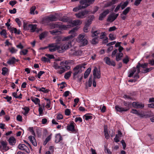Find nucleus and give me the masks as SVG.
Here are the masks:
<instances>
[{
    "label": "nucleus",
    "instance_id": "obj_1",
    "mask_svg": "<svg viewBox=\"0 0 154 154\" xmlns=\"http://www.w3.org/2000/svg\"><path fill=\"white\" fill-rule=\"evenodd\" d=\"M71 45L70 42H67L62 45H56L55 44L52 43L49 44L46 48H48L49 51L51 52L57 50L59 53H62L71 47Z\"/></svg>",
    "mask_w": 154,
    "mask_h": 154
},
{
    "label": "nucleus",
    "instance_id": "obj_34",
    "mask_svg": "<svg viewBox=\"0 0 154 154\" xmlns=\"http://www.w3.org/2000/svg\"><path fill=\"white\" fill-rule=\"evenodd\" d=\"M98 37H96L93 38L91 41V44L94 45L97 44L98 43Z\"/></svg>",
    "mask_w": 154,
    "mask_h": 154
},
{
    "label": "nucleus",
    "instance_id": "obj_61",
    "mask_svg": "<svg viewBox=\"0 0 154 154\" xmlns=\"http://www.w3.org/2000/svg\"><path fill=\"white\" fill-rule=\"evenodd\" d=\"M131 112L132 113L137 114L138 115H140L137 110L135 109H132Z\"/></svg>",
    "mask_w": 154,
    "mask_h": 154
},
{
    "label": "nucleus",
    "instance_id": "obj_38",
    "mask_svg": "<svg viewBox=\"0 0 154 154\" xmlns=\"http://www.w3.org/2000/svg\"><path fill=\"white\" fill-rule=\"evenodd\" d=\"M23 109L25 110V112L24 113H23V114L24 115H26L29 112V108L25 107L23 108Z\"/></svg>",
    "mask_w": 154,
    "mask_h": 154
},
{
    "label": "nucleus",
    "instance_id": "obj_24",
    "mask_svg": "<svg viewBox=\"0 0 154 154\" xmlns=\"http://www.w3.org/2000/svg\"><path fill=\"white\" fill-rule=\"evenodd\" d=\"M30 99L35 104L37 105L38 104L39 106H40L39 103L40 100L38 98L34 97H31Z\"/></svg>",
    "mask_w": 154,
    "mask_h": 154
},
{
    "label": "nucleus",
    "instance_id": "obj_20",
    "mask_svg": "<svg viewBox=\"0 0 154 154\" xmlns=\"http://www.w3.org/2000/svg\"><path fill=\"white\" fill-rule=\"evenodd\" d=\"M18 60H17L14 57H13L10 58L7 63L9 65H12L14 64L16 62H18Z\"/></svg>",
    "mask_w": 154,
    "mask_h": 154
},
{
    "label": "nucleus",
    "instance_id": "obj_53",
    "mask_svg": "<svg viewBox=\"0 0 154 154\" xmlns=\"http://www.w3.org/2000/svg\"><path fill=\"white\" fill-rule=\"evenodd\" d=\"M9 50L12 54L16 53L17 51V50L15 49L14 47H12L11 48H9Z\"/></svg>",
    "mask_w": 154,
    "mask_h": 154
},
{
    "label": "nucleus",
    "instance_id": "obj_17",
    "mask_svg": "<svg viewBox=\"0 0 154 154\" xmlns=\"http://www.w3.org/2000/svg\"><path fill=\"white\" fill-rule=\"evenodd\" d=\"M63 40L62 39V38L60 36L57 37L55 41V43H54V44H56V45H63L65 44L66 43V42L65 43L63 42H62V41ZM67 42H66V43Z\"/></svg>",
    "mask_w": 154,
    "mask_h": 154
},
{
    "label": "nucleus",
    "instance_id": "obj_40",
    "mask_svg": "<svg viewBox=\"0 0 154 154\" xmlns=\"http://www.w3.org/2000/svg\"><path fill=\"white\" fill-rule=\"evenodd\" d=\"M8 70V69L6 67H3L2 69V74L5 75L7 73Z\"/></svg>",
    "mask_w": 154,
    "mask_h": 154
},
{
    "label": "nucleus",
    "instance_id": "obj_18",
    "mask_svg": "<svg viewBox=\"0 0 154 154\" xmlns=\"http://www.w3.org/2000/svg\"><path fill=\"white\" fill-rule=\"evenodd\" d=\"M74 122H73L70 124L69 125L66 126L67 130L69 131L74 132L75 131L74 126Z\"/></svg>",
    "mask_w": 154,
    "mask_h": 154
},
{
    "label": "nucleus",
    "instance_id": "obj_7",
    "mask_svg": "<svg viewBox=\"0 0 154 154\" xmlns=\"http://www.w3.org/2000/svg\"><path fill=\"white\" fill-rule=\"evenodd\" d=\"M77 41L81 44L82 46H84L88 44V40L85 35L82 34L79 35L78 37Z\"/></svg>",
    "mask_w": 154,
    "mask_h": 154
},
{
    "label": "nucleus",
    "instance_id": "obj_28",
    "mask_svg": "<svg viewBox=\"0 0 154 154\" xmlns=\"http://www.w3.org/2000/svg\"><path fill=\"white\" fill-rule=\"evenodd\" d=\"M123 54L122 53H118L117 54L116 57V60L117 61L121 60V58L123 57Z\"/></svg>",
    "mask_w": 154,
    "mask_h": 154
},
{
    "label": "nucleus",
    "instance_id": "obj_15",
    "mask_svg": "<svg viewBox=\"0 0 154 154\" xmlns=\"http://www.w3.org/2000/svg\"><path fill=\"white\" fill-rule=\"evenodd\" d=\"M109 12L108 9H106L100 15L99 20H102L109 13Z\"/></svg>",
    "mask_w": 154,
    "mask_h": 154
},
{
    "label": "nucleus",
    "instance_id": "obj_30",
    "mask_svg": "<svg viewBox=\"0 0 154 154\" xmlns=\"http://www.w3.org/2000/svg\"><path fill=\"white\" fill-rule=\"evenodd\" d=\"M51 34L53 35H57L61 33V32L57 29H54L50 31Z\"/></svg>",
    "mask_w": 154,
    "mask_h": 154
},
{
    "label": "nucleus",
    "instance_id": "obj_11",
    "mask_svg": "<svg viewBox=\"0 0 154 154\" xmlns=\"http://www.w3.org/2000/svg\"><path fill=\"white\" fill-rule=\"evenodd\" d=\"M133 106L135 108L142 109L144 107V104L138 102H134L132 103Z\"/></svg>",
    "mask_w": 154,
    "mask_h": 154
},
{
    "label": "nucleus",
    "instance_id": "obj_8",
    "mask_svg": "<svg viewBox=\"0 0 154 154\" xmlns=\"http://www.w3.org/2000/svg\"><path fill=\"white\" fill-rule=\"evenodd\" d=\"M77 30V28L76 27L73 28L69 31V33L71 35L67 37H65L64 40H67L70 39L73 37L77 35L76 32Z\"/></svg>",
    "mask_w": 154,
    "mask_h": 154
},
{
    "label": "nucleus",
    "instance_id": "obj_64",
    "mask_svg": "<svg viewBox=\"0 0 154 154\" xmlns=\"http://www.w3.org/2000/svg\"><path fill=\"white\" fill-rule=\"evenodd\" d=\"M45 56L50 59H54V57L53 55L50 54H46Z\"/></svg>",
    "mask_w": 154,
    "mask_h": 154
},
{
    "label": "nucleus",
    "instance_id": "obj_31",
    "mask_svg": "<svg viewBox=\"0 0 154 154\" xmlns=\"http://www.w3.org/2000/svg\"><path fill=\"white\" fill-rule=\"evenodd\" d=\"M51 134L49 136L47 137L46 138L45 141H44L43 143V145H45L51 139Z\"/></svg>",
    "mask_w": 154,
    "mask_h": 154
},
{
    "label": "nucleus",
    "instance_id": "obj_47",
    "mask_svg": "<svg viewBox=\"0 0 154 154\" xmlns=\"http://www.w3.org/2000/svg\"><path fill=\"white\" fill-rule=\"evenodd\" d=\"M28 52V50L27 49H23L20 52V54H23L24 55H26Z\"/></svg>",
    "mask_w": 154,
    "mask_h": 154
},
{
    "label": "nucleus",
    "instance_id": "obj_57",
    "mask_svg": "<svg viewBox=\"0 0 154 154\" xmlns=\"http://www.w3.org/2000/svg\"><path fill=\"white\" fill-rule=\"evenodd\" d=\"M81 9L82 8L81 7H80V5H79L78 7L74 8L73 9V11H74L76 12L78 11L79 10Z\"/></svg>",
    "mask_w": 154,
    "mask_h": 154
},
{
    "label": "nucleus",
    "instance_id": "obj_25",
    "mask_svg": "<svg viewBox=\"0 0 154 154\" xmlns=\"http://www.w3.org/2000/svg\"><path fill=\"white\" fill-rule=\"evenodd\" d=\"M55 138V142L56 143H58L63 140V138L60 133L56 134Z\"/></svg>",
    "mask_w": 154,
    "mask_h": 154
},
{
    "label": "nucleus",
    "instance_id": "obj_45",
    "mask_svg": "<svg viewBox=\"0 0 154 154\" xmlns=\"http://www.w3.org/2000/svg\"><path fill=\"white\" fill-rule=\"evenodd\" d=\"M83 117L86 120H88L89 119H91L92 116L89 115H85L83 116Z\"/></svg>",
    "mask_w": 154,
    "mask_h": 154
},
{
    "label": "nucleus",
    "instance_id": "obj_44",
    "mask_svg": "<svg viewBox=\"0 0 154 154\" xmlns=\"http://www.w3.org/2000/svg\"><path fill=\"white\" fill-rule=\"evenodd\" d=\"M68 25H61L60 24V28L61 29H66L69 27Z\"/></svg>",
    "mask_w": 154,
    "mask_h": 154
},
{
    "label": "nucleus",
    "instance_id": "obj_39",
    "mask_svg": "<svg viewBox=\"0 0 154 154\" xmlns=\"http://www.w3.org/2000/svg\"><path fill=\"white\" fill-rule=\"evenodd\" d=\"M92 34L91 35V36L92 37H94L95 36H98V34L100 33V32L98 31H94L93 32L92 31Z\"/></svg>",
    "mask_w": 154,
    "mask_h": 154
},
{
    "label": "nucleus",
    "instance_id": "obj_22",
    "mask_svg": "<svg viewBox=\"0 0 154 154\" xmlns=\"http://www.w3.org/2000/svg\"><path fill=\"white\" fill-rule=\"evenodd\" d=\"M69 23L71 24L70 26L72 25V26H74L80 25L81 24L82 22L79 20H76L71 21Z\"/></svg>",
    "mask_w": 154,
    "mask_h": 154
},
{
    "label": "nucleus",
    "instance_id": "obj_59",
    "mask_svg": "<svg viewBox=\"0 0 154 154\" xmlns=\"http://www.w3.org/2000/svg\"><path fill=\"white\" fill-rule=\"evenodd\" d=\"M46 34L44 32H43L39 35L40 39L41 40L44 38Z\"/></svg>",
    "mask_w": 154,
    "mask_h": 154
},
{
    "label": "nucleus",
    "instance_id": "obj_58",
    "mask_svg": "<svg viewBox=\"0 0 154 154\" xmlns=\"http://www.w3.org/2000/svg\"><path fill=\"white\" fill-rule=\"evenodd\" d=\"M15 21L20 27L21 25V22L19 19L18 18H16L15 19Z\"/></svg>",
    "mask_w": 154,
    "mask_h": 154
},
{
    "label": "nucleus",
    "instance_id": "obj_46",
    "mask_svg": "<svg viewBox=\"0 0 154 154\" xmlns=\"http://www.w3.org/2000/svg\"><path fill=\"white\" fill-rule=\"evenodd\" d=\"M62 66H59V64L58 63H54V67L56 69H60V67Z\"/></svg>",
    "mask_w": 154,
    "mask_h": 154
},
{
    "label": "nucleus",
    "instance_id": "obj_2",
    "mask_svg": "<svg viewBox=\"0 0 154 154\" xmlns=\"http://www.w3.org/2000/svg\"><path fill=\"white\" fill-rule=\"evenodd\" d=\"M85 63L79 64L76 66L73 69L74 72L73 73V79H75L76 78V76L79 74L81 73L85 68Z\"/></svg>",
    "mask_w": 154,
    "mask_h": 154
},
{
    "label": "nucleus",
    "instance_id": "obj_48",
    "mask_svg": "<svg viewBox=\"0 0 154 154\" xmlns=\"http://www.w3.org/2000/svg\"><path fill=\"white\" fill-rule=\"evenodd\" d=\"M41 60L42 61L44 62L45 63L48 62L50 61V59H49L45 57H42V58Z\"/></svg>",
    "mask_w": 154,
    "mask_h": 154
},
{
    "label": "nucleus",
    "instance_id": "obj_37",
    "mask_svg": "<svg viewBox=\"0 0 154 154\" xmlns=\"http://www.w3.org/2000/svg\"><path fill=\"white\" fill-rule=\"evenodd\" d=\"M48 17H49L50 21H55L56 20L57 18L55 15H51L48 16Z\"/></svg>",
    "mask_w": 154,
    "mask_h": 154
},
{
    "label": "nucleus",
    "instance_id": "obj_14",
    "mask_svg": "<svg viewBox=\"0 0 154 154\" xmlns=\"http://www.w3.org/2000/svg\"><path fill=\"white\" fill-rule=\"evenodd\" d=\"M18 148L19 149L23 150L27 153H29L30 151L28 148L24 144H20L18 146Z\"/></svg>",
    "mask_w": 154,
    "mask_h": 154
},
{
    "label": "nucleus",
    "instance_id": "obj_49",
    "mask_svg": "<svg viewBox=\"0 0 154 154\" xmlns=\"http://www.w3.org/2000/svg\"><path fill=\"white\" fill-rule=\"evenodd\" d=\"M49 91V90L48 89H45V88L44 87H42L39 90L40 91H42L45 93H48Z\"/></svg>",
    "mask_w": 154,
    "mask_h": 154
},
{
    "label": "nucleus",
    "instance_id": "obj_4",
    "mask_svg": "<svg viewBox=\"0 0 154 154\" xmlns=\"http://www.w3.org/2000/svg\"><path fill=\"white\" fill-rule=\"evenodd\" d=\"M94 1V0H81L79 2L80 7L82 9L85 8L92 4Z\"/></svg>",
    "mask_w": 154,
    "mask_h": 154
},
{
    "label": "nucleus",
    "instance_id": "obj_33",
    "mask_svg": "<svg viewBox=\"0 0 154 154\" xmlns=\"http://www.w3.org/2000/svg\"><path fill=\"white\" fill-rule=\"evenodd\" d=\"M71 73L72 72L71 71L68 72L66 73L64 75V78L66 79H68L71 76Z\"/></svg>",
    "mask_w": 154,
    "mask_h": 154
},
{
    "label": "nucleus",
    "instance_id": "obj_6",
    "mask_svg": "<svg viewBox=\"0 0 154 154\" xmlns=\"http://www.w3.org/2000/svg\"><path fill=\"white\" fill-rule=\"evenodd\" d=\"M81 54V51L77 49L76 47L71 48L69 51V54L71 57L78 56Z\"/></svg>",
    "mask_w": 154,
    "mask_h": 154
},
{
    "label": "nucleus",
    "instance_id": "obj_10",
    "mask_svg": "<svg viewBox=\"0 0 154 154\" xmlns=\"http://www.w3.org/2000/svg\"><path fill=\"white\" fill-rule=\"evenodd\" d=\"M88 12L89 11H88L85 10L76 13L75 14V15L78 18H83L88 14Z\"/></svg>",
    "mask_w": 154,
    "mask_h": 154
},
{
    "label": "nucleus",
    "instance_id": "obj_26",
    "mask_svg": "<svg viewBox=\"0 0 154 154\" xmlns=\"http://www.w3.org/2000/svg\"><path fill=\"white\" fill-rule=\"evenodd\" d=\"M91 68H88L85 71L84 75V78L85 79H86L89 75L91 72Z\"/></svg>",
    "mask_w": 154,
    "mask_h": 154
},
{
    "label": "nucleus",
    "instance_id": "obj_32",
    "mask_svg": "<svg viewBox=\"0 0 154 154\" xmlns=\"http://www.w3.org/2000/svg\"><path fill=\"white\" fill-rule=\"evenodd\" d=\"M50 21V20L48 16L42 19V23L45 24L48 23Z\"/></svg>",
    "mask_w": 154,
    "mask_h": 154
},
{
    "label": "nucleus",
    "instance_id": "obj_23",
    "mask_svg": "<svg viewBox=\"0 0 154 154\" xmlns=\"http://www.w3.org/2000/svg\"><path fill=\"white\" fill-rule=\"evenodd\" d=\"M28 138L29 139L33 146H37V143L36 142V140L35 138V137L32 136H30Z\"/></svg>",
    "mask_w": 154,
    "mask_h": 154
},
{
    "label": "nucleus",
    "instance_id": "obj_19",
    "mask_svg": "<svg viewBox=\"0 0 154 154\" xmlns=\"http://www.w3.org/2000/svg\"><path fill=\"white\" fill-rule=\"evenodd\" d=\"M94 16L93 15H91L88 17V19L86 22L85 24L86 26H89L91 23L92 22L94 19Z\"/></svg>",
    "mask_w": 154,
    "mask_h": 154
},
{
    "label": "nucleus",
    "instance_id": "obj_60",
    "mask_svg": "<svg viewBox=\"0 0 154 154\" xmlns=\"http://www.w3.org/2000/svg\"><path fill=\"white\" fill-rule=\"evenodd\" d=\"M118 50L117 49H115L112 51L111 55L112 57L113 58L115 56V55L116 54Z\"/></svg>",
    "mask_w": 154,
    "mask_h": 154
},
{
    "label": "nucleus",
    "instance_id": "obj_62",
    "mask_svg": "<svg viewBox=\"0 0 154 154\" xmlns=\"http://www.w3.org/2000/svg\"><path fill=\"white\" fill-rule=\"evenodd\" d=\"M17 2L16 1H11L9 2V4L12 7L17 3Z\"/></svg>",
    "mask_w": 154,
    "mask_h": 154
},
{
    "label": "nucleus",
    "instance_id": "obj_35",
    "mask_svg": "<svg viewBox=\"0 0 154 154\" xmlns=\"http://www.w3.org/2000/svg\"><path fill=\"white\" fill-rule=\"evenodd\" d=\"M51 28L53 29L57 28H60V24H59L58 23H53L51 24Z\"/></svg>",
    "mask_w": 154,
    "mask_h": 154
},
{
    "label": "nucleus",
    "instance_id": "obj_51",
    "mask_svg": "<svg viewBox=\"0 0 154 154\" xmlns=\"http://www.w3.org/2000/svg\"><path fill=\"white\" fill-rule=\"evenodd\" d=\"M36 9V7L35 6H32L30 9V13L31 14H34V11Z\"/></svg>",
    "mask_w": 154,
    "mask_h": 154
},
{
    "label": "nucleus",
    "instance_id": "obj_43",
    "mask_svg": "<svg viewBox=\"0 0 154 154\" xmlns=\"http://www.w3.org/2000/svg\"><path fill=\"white\" fill-rule=\"evenodd\" d=\"M0 34L1 35H3L5 38H7L6 32L5 29H3L0 32Z\"/></svg>",
    "mask_w": 154,
    "mask_h": 154
},
{
    "label": "nucleus",
    "instance_id": "obj_42",
    "mask_svg": "<svg viewBox=\"0 0 154 154\" xmlns=\"http://www.w3.org/2000/svg\"><path fill=\"white\" fill-rule=\"evenodd\" d=\"M128 1L127 0L126 2H125L124 3L121 5V7L122 9L123 10L128 5Z\"/></svg>",
    "mask_w": 154,
    "mask_h": 154
},
{
    "label": "nucleus",
    "instance_id": "obj_52",
    "mask_svg": "<svg viewBox=\"0 0 154 154\" xmlns=\"http://www.w3.org/2000/svg\"><path fill=\"white\" fill-rule=\"evenodd\" d=\"M122 61L124 63L127 64L129 61V60L128 56H126V57L123 59Z\"/></svg>",
    "mask_w": 154,
    "mask_h": 154
},
{
    "label": "nucleus",
    "instance_id": "obj_16",
    "mask_svg": "<svg viewBox=\"0 0 154 154\" xmlns=\"http://www.w3.org/2000/svg\"><path fill=\"white\" fill-rule=\"evenodd\" d=\"M37 26L36 24H29V30L30 29L31 32H34L35 31H36L38 32V30L37 28Z\"/></svg>",
    "mask_w": 154,
    "mask_h": 154
},
{
    "label": "nucleus",
    "instance_id": "obj_5",
    "mask_svg": "<svg viewBox=\"0 0 154 154\" xmlns=\"http://www.w3.org/2000/svg\"><path fill=\"white\" fill-rule=\"evenodd\" d=\"M59 64V66H61L60 67V69L58 70V73L60 74H61L67 70L69 69L70 68V66H67L64 64V61H60L58 63Z\"/></svg>",
    "mask_w": 154,
    "mask_h": 154
},
{
    "label": "nucleus",
    "instance_id": "obj_3",
    "mask_svg": "<svg viewBox=\"0 0 154 154\" xmlns=\"http://www.w3.org/2000/svg\"><path fill=\"white\" fill-rule=\"evenodd\" d=\"M123 104L124 106L126 107L125 108L122 107L118 105L115 106V109L117 111L122 112H126L130 109V106L131 105V103H130L128 102H127L125 101H124Z\"/></svg>",
    "mask_w": 154,
    "mask_h": 154
},
{
    "label": "nucleus",
    "instance_id": "obj_9",
    "mask_svg": "<svg viewBox=\"0 0 154 154\" xmlns=\"http://www.w3.org/2000/svg\"><path fill=\"white\" fill-rule=\"evenodd\" d=\"M0 143V150H4L5 151H6L9 149L10 148L7 146V143L6 142L2 140L1 141Z\"/></svg>",
    "mask_w": 154,
    "mask_h": 154
},
{
    "label": "nucleus",
    "instance_id": "obj_54",
    "mask_svg": "<svg viewBox=\"0 0 154 154\" xmlns=\"http://www.w3.org/2000/svg\"><path fill=\"white\" fill-rule=\"evenodd\" d=\"M70 110L68 109H66L65 111V114L66 116H69L70 114Z\"/></svg>",
    "mask_w": 154,
    "mask_h": 154
},
{
    "label": "nucleus",
    "instance_id": "obj_13",
    "mask_svg": "<svg viewBox=\"0 0 154 154\" xmlns=\"http://www.w3.org/2000/svg\"><path fill=\"white\" fill-rule=\"evenodd\" d=\"M93 74L94 78L100 79V71L96 67H95L94 69Z\"/></svg>",
    "mask_w": 154,
    "mask_h": 154
},
{
    "label": "nucleus",
    "instance_id": "obj_36",
    "mask_svg": "<svg viewBox=\"0 0 154 154\" xmlns=\"http://www.w3.org/2000/svg\"><path fill=\"white\" fill-rule=\"evenodd\" d=\"M131 8L130 7L127 8L124 11L122 12V13L124 15H126L129 11Z\"/></svg>",
    "mask_w": 154,
    "mask_h": 154
},
{
    "label": "nucleus",
    "instance_id": "obj_50",
    "mask_svg": "<svg viewBox=\"0 0 154 154\" xmlns=\"http://www.w3.org/2000/svg\"><path fill=\"white\" fill-rule=\"evenodd\" d=\"M141 67L143 68H145L146 67L144 64H141L140 63H138L137 65L136 66V68H138Z\"/></svg>",
    "mask_w": 154,
    "mask_h": 154
},
{
    "label": "nucleus",
    "instance_id": "obj_12",
    "mask_svg": "<svg viewBox=\"0 0 154 154\" xmlns=\"http://www.w3.org/2000/svg\"><path fill=\"white\" fill-rule=\"evenodd\" d=\"M104 60L107 64L109 65L114 66L116 65L115 62L113 60H111L108 57H104Z\"/></svg>",
    "mask_w": 154,
    "mask_h": 154
},
{
    "label": "nucleus",
    "instance_id": "obj_21",
    "mask_svg": "<svg viewBox=\"0 0 154 154\" xmlns=\"http://www.w3.org/2000/svg\"><path fill=\"white\" fill-rule=\"evenodd\" d=\"M9 144L12 146L15 145L16 143V140L13 137H10L8 140Z\"/></svg>",
    "mask_w": 154,
    "mask_h": 154
},
{
    "label": "nucleus",
    "instance_id": "obj_29",
    "mask_svg": "<svg viewBox=\"0 0 154 154\" xmlns=\"http://www.w3.org/2000/svg\"><path fill=\"white\" fill-rule=\"evenodd\" d=\"M136 69L135 67H133L132 70H131L129 72V74L128 75L129 77H132L134 73L136 72Z\"/></svg>",
    "mask_w": 154,
    "mask_h": 154
},
{
    "label": "nucleus",
    "instance_id": "obj_55",
    "mask_svg": "<svg viewBox=\"0 0 154 154\" xmlns=\"http://www.w3.org/2000/svg\"><path fill=\"white\" fill-rule=\"evenodd\" d=\"M142 0H135L134 3V5L136 6H138Z\"/></svg>",
    "mask_w": 154,
    "mask_h": 154
},
{
    "label": "nucleus",
    "instance_id": "obj_63",
    "mask_svg": "<svg viewBox=\"0 0 154 154\" xmlns=\"http://www.w3.org/2000/svg\"><path fill=\"white\" fill-rule=\"evenodd\" d=\"M82 119L79 117H76L75 120V122H77L78 121H79L80 122H82Z\"/></svg>",
    "mask_w": 154,
    "mask_h": 154
},
{
    "label": "nucleus",
    "instance_id": "obj_56",
    "mask_svg": "<svg viewBox=\"0 0 154 154\" xmlns=\"http://www.w3.org/2000/svg\"><path fill=\"white\" fill-rule=\"evenodd\" d=\"M68 18L67 17H64L61 18L60 20L63 22H66L68 21Z\"/></svg>",
    "mask_w": 154,
    "mask_h": 154
},
{
    "label": "nucleus",
    "instance_id": "obj_27",
    "mask_svg": "<svg viewBox=\"0 0 154 154\" xmlns=\"http://www.w3.org/2000/svg\"><path fill=\"white\" fill-rule=\"evenodd\" d=\"M11 32L12 33L14 32V33L18 35L20 34V30H18L16 28L14 27L11 28Z\"/></svg>",
    "mask_w": 154,
    "mask_h": 154
},
{
    "label": "nucleus",
    "instance_id": "obj_41",
    "mask_svg": "<svg viewBox=\"0 0 154 154\" xmlns=\"http://www.w3.org/2000/svg\"><path fill=\"white\" fill-rule=\"evenodd\" d=\"M114 15H112L109 16L108 17L107 21H111L112 22L114 21L115 20H113L114 18L115 17Z\"/></svg>",
    "mask_w": 154,
    "mask_h": 154
}]
</instances>
